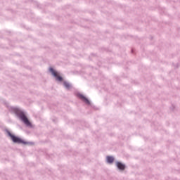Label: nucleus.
<instances>
[{
  "mask_svg": "<svg viewBox=\"0 0 180 180\" xmlns=\"http://www.w3.org/2000/svg\"><path fill=\"white\" fill-rule=\"evenodd\" d=\"M49 70L52 75H53V77H55L58 81H63V77H61V76L58 75V72H56L53 68H51Z\"/></svg>",
  "mask_w": 180,
  "mask_h": 180,
  "instance_id": "3",
  "label": "nucleus"
},
{
  "mask_svg": "<svg viewBox=\"0 0 180 180\" xmlns=\"http://www.w3.org/2000/svg\"><path fill=\"white\" fill-rule=\"evenodd\" d=\"M107 162H109V164H112L115 161V158L112 156H107L106 158Z\"/></svg>",
  "mask_w": 180,
  "mask_h": 180,
  "instance_id": "6",
  "label": "nucleus"
},
{
  "mask_svg": "<svg viewBox=\"0 0 180 180\" xmlns=\"http://www.w3.org/2000/svg\"><path fill=\"white\" fill-rule=\"evenodd\" d=\"M19 116L21 120L25 123V124H26V126H32L30 121H29L27 117H26V115L23 112H20Z\"/></svg>",
  "mask_w": 180,
  "mask_h": 180,
  "instance_id": "2",
  "label": "nucleus"
},
{
  "mask_svg": "<svg viewBox=\"0 0 180 180\" xmlns=\"http://www.w3.org/2000/svg\"><path fill=\"white\" fill-rule=\"evenodd\" d=\"M79 98L86 102V103H89V100H88V98H86V97H85L84 95L79 94Z\"/></svg>",
  "mask_w": 180,
  "mask_h": 180,
  "instance_id": "5",
  "label": "nucleus"
},
{
  "mask_svg": "<svg viewBox=\"0 0 180 180\" xmlns=\"http://www.w3.org/2000/svg\"><path fill=\"white\" fill-rule=\"evenodd\" d=\"M63 85L67 89H70L71 88V84L67 82H64Z\"/></svg>",
  "mask_w": 180,
  "mask_h": 180,
  "instance_id": "7",
  "label": "nucleus"
},
{
  "mask_svg": "<svg viewBox=\"0 0 180 180\" xmlns=\"http://www.w3.org/2000/svg\"><path fill=\"white\" fill-rule=\"evenodd\" d=\"M8 134L13 143H17L18 144H27V142L24 141L22 139L12 134L11 132H8Z\"/></svg>",
  "mask_w": 180,
  "mask_h": 180,
  "instance_id": "1",
  "label": "nucleus"
},
{
  "mask_svg": "<svg viewBox=\"0 0 180 180\" xmlns=\"http://www.w3.org/2000/svg\"><path fill=\"white\" fill-rule=\"evenodd\" d=\"M116 165L117 167V169H120L121 171H124V169L126 168V165L120 162H117Z\"/></svg>",
  "mask_w": 180,
  "mask_h": 180,
  "instance_id": "4",
  "label": "nucleus"
}]
</instances>
